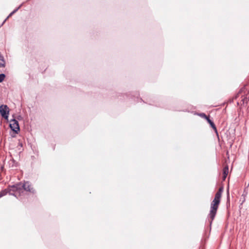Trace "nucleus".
Listing matches in <instances>:
<instances>
[{
  "instance_id": "nucleus-1",
  "label": "nucleus",
  "mask_w": 249,
  "mask_h": 249,
  "mask_svg": "<svg viewBox=\"0 0 249 249\" xmlns=\"http://www.w3.org/2000/svg\"><path fill=\"white\" fill-rule=\"evenodd\" d=\"M223 192V188L221 187L219 189L217 192L216 193L214 199L211 204V208L209 217L211 219L210 223L214 219L215 214L217 212L221 197L222 193Z\"/></svg>"
},
{
  "instance_id": "nucleus-2",
  "label": "nucleus",
  "mask_w": 249,
  "mask_h": 249,
  "mask_svg": "<svg viewBox=\"0 0 249 249\" xmlns=\"http://www.w3.org/2000/svg\"><path fill=\"white\" fill-rule=\"evenodd\" d=\"M12 190L17 194V197L20 196L23 193V190L34 194L36 191L32 187L31 183L29 181H25L23 184L19 183L12 186Z\"/></svg>"
},
{
  "instance_id": "nucleus-3",
  "label": "nucleus",
  "mask_w": 249,
  "mask_h": 249,
  "mask_svg": "<svg viewBox=\"0 0 249 249\" xmlns=\"http://www.w3.org/2000/svg\"><path fill=\"white\" fill-rule=\"evenodd\" d=\"M9 109L7 105H2L0 106V114L5 119L8 118Z\"/></svg>"
},
{
  "instance_id": "nucleus-4",
  "label": "nucleus",
  "mask_w": 249,
  "mask_h": 249,
  "mask_svg": "<svg viewBox=\"0 0 249 249\" xmlns=\"http://www.w3.org/2000/svg\"><path fill=\"white\" fill-rule=\"evenodd\" d=\"M10 127L11 129L16 134L19 131V126L18 121L13 119L10 121Z\"/></svg>"
},
{
  "instance_id": "nucleus-5",
  "label": "nucleus",
  "mask_w": 249,
  "mask_h": 249,
  "mask_svg": "<svg viewBox=\"0 0 249 249\" xmlns=\"http://www.w3.org/2000/svg\"><path fill=\"white\" fill-rule=\"evenodd\" d=\"M12 186H9L8 188L0 192V198L5 196L6 194H9L10 195H12L17 197V194L15 192L11 189Z\"/></svg>"
},
{
  "instance_id": "nucleus-6",
  "label": "nucleus",
  "mask_w": 249,
  "mask_h": 249,
  "mask_svg": "<svg viewBox=\"0 0 249 249\" xmlns=\"http://www.w3.org/2000/svg\"><path fill=\"white\" fill-rule=\"evenodd\" d=\"M241 98V101H242L243 104H247L248 102H249V93H248L244 96L242 95Z\"/></svg>"
},
{
  "instance_id": "nucleus-7",
  "label": "nucleus",
  "mask_w": 249,
  "mask_h": 249,
  "mask_svg": "<svg viewBox=\"0 0 249 249\" xmlns=\"http://www.w3.org/2000/svg\"><path fill=\"white\" fill-rule=\"evenodd\" d=\"M229 173V168L228 166H226L223 169V180H225L228 174Z\"/></svg>"
},
{
  "instance_id": "nucleus-8",
  "label": "nucleus",
  "mask_w": 249,
  "mask_h": 249,
  "mask_svg": "<svg viewBox=\"0 0 249 249\" xmlns=\"http://www.w3.org/2000/svg\"><path fill=\"white\" fill-rule=\"evenodd\" d=\"M207 121L209 123L211 127L214 129V131L217 134V129L216 126L213 122L209 118L207 119Z\"/></svg>"
},
{
  "instance_id": "nucleus-9",
  "label": "nucleus",
  "mask_w": 249,
  "mask_h": 249,
  "mask_svg": "<svg viewBox=\"0 0 249 249\" xmlns=\"http://www.w3.org/2000/svg\"><path fill=\"white\" fill-rule=\"evenodd\" d=\"M22 4H21L20 5H19L17 8H16V9H15L13 12H12L9 15V16L7 17V18L4 20V21H3V24L5 22V21L9 18H10L11 16H12L14 13H15L21 6Z\"/></svg>"
},
{
  "instance_id": "nucleus-10",
  "label": "nucleus",
  "mask_w": 249,
  "mask_h": 249,
  "mask_svg": "<svg viewBox=\"0 0 249 249\" xmlns=\"http://www.w3.org/2000/svg\"><path fill=\"white\" fill-rule=\"evenodd\" d=\"M5 66L3 57L0 54V68L4 67Z\"/></svg>"
},
{
  "instance_id": "nucleus-11",
  "label": "nucleus",
  "mask_w": 249,
  "mask_h": 249,
  "mask_svg": "<svg viewBox=\"0 0 249 249\" xmlns=\"http://www.w3.org/2000/svg\"><path fill=\"white\" fill-rule=\"evenodd\" d=\"M5 77V75L3 73L0 74V83L2 82Z\"/></svg>"
},
{
  "instance_id": "nucleus-12",
  "label": "nucleus",
  "mask_w": 249,
  "mask_h": 249,
  "mask_svg": "<svg viewBox=\"0 0 249 249\" xmlns=\"http://www.w3.org/2000/svg\"><path fill=\"white\" fill-rule=\"evenodd\" d=\"M245 89H246V87H244V88H242V89H241V90H240V91L239 92V93H238V94H237V96H238V97H239L240 95L242 93L244 92V90H245Z\"/></svg>"
},
{
  "instance_id": "nucleus-13",
  "label": "nucleus",
  "mask_w": 249,
  "mask_h": 249,
  "mask_svg": "<svg viewBox=\"0 0 249 249\" xmlns=\"http://www.w3.org/2000/svg\"><path fill=\"white\" fill-rule=\"evenodd\" d=\"M201 117L206 119V120H207V119H208L209 118L205 115V114L204 113H201L199 115Z\"/></svg>"
},
{
  "instance_id": "nucleus-14",
  "label": "nucleus",
  "mask_w": 249,
  "mask_h": 249,
  "mask_svg": "<svg viewBox=\"0 0 249 249\" xmlns=\"http://www.w3.org/2000/svg\"><path fill=\"white\" fill-rule=\"evenodd\" d=\"M20 118V116H19L18 118V119H19Z\"/></svg>"
}]
</instances>
